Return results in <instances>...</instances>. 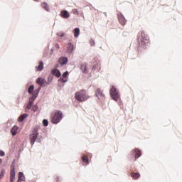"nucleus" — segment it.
<instances>
[{
	"label": "nucleus",
	"mask_w": 182,
	"mask_h": 182,
	"mask_svg": "<svg viewBox=\"0 0 182 182\" xmlns=\"http://www.w3.org/2000/svg\"><path fill=\"white\" fill-rule=\"evenodd\" d=\"M75 98L77 102H85L89 99V96L86 95V90H81L75 93Z\"/></svg>",
	"instance_id": "obj_2"
},
{
	"label": "nucleus",
	"mask_w": 182,
	"mask_h": 182,
	"mask_svg": "<svg viewBox=\"0 0 182 182\" xmlns=\"http://www.w3.org/2000/svg\"><path fill=\"white\" fill-rule=\"evenodd\" d=\"M37 141L38 143H42V140L41 139V138H37Z\"/></svg>",
	"instance_id": "obj_41"
},
{
	"label": "nucleus",
	"mask_w": 182,
	"mask_h": 182,
	"mask_svg": "<svg viewBox=\"0 0 182 182\" xmlns=\"http://www.w3.org/2000/svg\"><path fill=\"white\" fill-rule=\"evenodd\" d=\"M14 180H15V173L10 172V182H14Z\"/></svg>",
	"instance_id": "obj_26"
},
{
	"label": "nucleus",
	"mask_w": 182,
	"mask_h": 182,
	"mask_svg": "<svg viewBox=\"0 0 182 182\" xmlns=\"http://www.w3.org/2000/svg\"><path fill=\"white\" fill-rule=\"evenodd\" d=\"M55 182H60V179L59 176H56V177L55 178Z\"/></svg>",
	"instance_id": "obj_38"
},
{
	"label": "nucleus",
	"mask_w": 182,
	"mask_h": 182,
	"mask_svg": "<svg viewBox=\"0 0 182 182\" xmlns=\"http://www.w3.org/2000/svg\"><path fill=\"white\" fill-rule=\"evenodd\" d=\"M82 68H84V70H82V73H87V72H86V66L81 65V69Z\"/></svg>",
	"instance_id": "obj_37"
},
{
	"label": "nucleus",
	"mask_w": 182,
	"mask_h": 182,
	"mask_svg": "<svg viewBox=\"0 0 182 182\" xmlns=\"http://www.w3.org/2000/svg\"><path fill=\"white\" fill-rule=\"evenodd\" d=\"M0 164H2V159H0Z\"/></svg>",
	"instance_id": "obj_46"
},
{
	"label": "nucleus",
	"mask_w": 182,
	"mask_h": 182,
	"mask_svg": "<svg viewBox=\"0 0 182 182\" xmlns=\"http://www.w3.org/2000/svg\"><path fill=\"white\" fill-rule=\"evenodd\" d=\"M74 32V38H77L79 36V34L80 33V29L79 28H75L73 30Z\"/></svg>",
	"instance_id": "obj_19"
},
{
	"label": "nucleus",
	"mask_w": 182,
	"mask_h": 182,
	"mask_svg": "<svg viewBox=\"0 0 182 182\" xmlns=\"http://www.w3.org/2000/svg\"><path fill=\"white\" fill-rule=\"evenodd\" d=\"M68 75H69V71H65L63 73L61 77H63V79H66V77H68Z\"/></svg>",
	"instance_id": "obj_30"
},
{
	"label": "nucleus",
	"mask_w": 182,
	"mask_h": 182,
	"mask_svg": "<svg viewBox=\"0 0 182 182\" xmlns=\"http://www.w3.org/2000/svg\"><path fill=\"white\" fill-rule=\"evenodd\" d=\"M97 68H99V63H97V62L94 63L92 68V70H96V69H97Z\"/></svg>",
	"instance_id": "obj_29"
},
{
	"label": "nucleus",
	"mask_w": 182,
	"mask_h": 182,
	"mask_svg": "<svg viewBox=\"0 0 182 182\" xmlns=\"http://www.w3.org/2000/svg\"><path fill=\"white\" fill-rule=\"evenodd\" d=\"M90 46H95V45H96V43L95 42V40H93V38L90 39Z\"/></svg>",
	"instance_id": "obj_33"
},
{
	"label": "nucleus",
	"mask_w": 182,
	"mask_h": 182,
	"mask_svg": "<svg viewBox=\"0 0 182 182\" xmlns=\"http://www.w3.org/2000/svg\"><path fill=\"white\" fill-rule=\"evenodd\" d=\"M131 176L132 177V178L137 180V178H139V177H140V173H131Z\"/></svg>",
	"instance_id": "obj_22"
},
{
	"label": "nucleus",
	"mask_w": 182,
	"mask_h": 182,
	"mask_svg": "<svg viewBox=\"0 0 182 182\" xmlns=\"http://www.w3.org/2000/svg\"><path fill=\"white\" fill-rule=\"evenodd\" d=\"M73 44H72V43H69L68 46V53H72V52H73Z\"/></svg>",
	"instance_id": "obj_20"
},
{
	"label": "nucleus",
	"mask_w": 182,
	"mask_h": 182,
	"mask_svg": "<svg viewBox=\"0 0 182 182\" xmlns=\"http://www.w3.org/2000/svg\"><path fill=\"white\" fill-rule=\"evenodd\" d=\"M63 119V112L58 110L55 112L54 115L51 117V122L53 124H58Z\"/></svg>",
	"instance_id": "obj_3"
},
{
	"label": "nucleus",
	"mask_w": 182,
	"mask_h": 182,
	"mask_svg": "<svg viewBox=\"0 0 182 182\" xmlns=\"http://www.w3.org/2000/svg\"><path fill=\"white\" fill-rule=\"evenodd\" d=\"M49 124V121H48V119H44L43 120V126H44V127H48V125Z\"/></svg>",
	"instance_id": "obj_28"
},
{
	"label": "nucleus",
	"mask_w": 182,
	"mask_h": 182,
	"mask_svg": "<svg viewBox=\"0 0 182 182\" xmlns=\"http://www.w3.org/2000/svg\"><path fill=\"white\" fill-rule=\"evenodd\" d=\"M73 11H74V14H77V9H74Z\"/></svg>",
	"instance_id": "obj_44"
},
{
	"label": "nucleus",
	"mask_w": 182,
	"mask_h": 182,
	"mask_svg": "<svg viewBox=\"0 0 182 182\" xmlns=\"http://www.w3.org/2000/svg\"><path fill=\"white\" fill-rule=\"evenodd\" d=\"M131 156L135 158V160L141 157V151L137 148H135L131 151Z\"/></svg>",
	"instance_id": "obj_6"
},
{
	"label": "nucleus",
	"mask_w": 182,
	"mask_h": 182,
	"mask_svg": "<svg viewBox=\"0 0 182 182\" xmlns=\"http://www.w3.org/2000/svg\"><path fill=\"white\" fill-rule=\"evenodd\" d=\"M117 17H118V21L119 23H121L123 26H124V25H126V22H127V20H126V18L124 17L123 14H122L121 12H119L117 14Z\"/></svg>",
	"instance_id": "obj_8"
},
{
	"label": "nucleus",
	"mask_w": 182,
	"mask_h": 182,
	"mask_svg": "<svg viewBox=\"0 0 182 182\" xmlns=\"http://www.w3.org/2000/svg\"><path fill=\"white\" fill-rule=\"evenodd\" d=\"M19 153L23 151V142H21L18 146Z\"/></svg>",
	"instance_id": "obj_31"
},
{
	"label": "nucleus",
	"mask_w": 182,
	"mask_h": 182,
	"mask_svg": "<svg viewBox=\"0 0 182 182\" xmlns=\"http://www.w3.org/2000/svg\"><path fill=\"white\" fill-rule=\"evenodd\" d=\"M30 110H32L33 112H38V110H39V107L38 106V105L33 104V106L31 107Z\"/></svg>",
	"instance_id": "obj_24"
},
{
	"label": "nucleus",
	"mask_w": 182,
	"mask_h": 182,
	"mask_svg": "<svg viewBox=\"0 0 182 182\" xmlns=\"http://www.w3.org/2000/svg\"><path fill=\"white\" fill-rule=\"evenodd\" d=\"M22 181H25V175L23 174V172H18L17 182H22Z\"/></svg>",
	"instance_id": "obj_14"
},
{
	"label": "nucleus",
	"mask_w": 182,
	"mask_h": 182,
	"mask_svg": "<svg viewBox=\"0 0 182 182\" xmlns=\"http://www.w3.org/2000/svg\"><path fill=\"white\" fill-rule=\"evenodd\" d=\"M58 82H62L63 83V77H60L59 79H58Z\"/></svg>",
	"instance_id": "obj_40"
},
{
	"label": "nucleus",
	"mask_w": 182,
	"mask_h": 182,
	"mask_svg": "<svg viewBox=\"0 0 182 182\" xmlns=\"http://www.w3.org/2000/svg\"><path fill=\"white\" fill-rule=\"evenodd\" d=\"M50 52H51V53H50V55H52V53H53V48H51V49H50Z\"/></svg>",
	"instance_id": "obj_45"
},
{
	"label": "nucleus",
	"mask_w": 182,
	"mask_h": 182,
	"mask_svg": "<svg viewBox=\"0 0 182 182\" xmlns=\"http://www.w3.org/2000/svg\"><path fill=\"white\" fill-rule=\"evenodd\" d=\"M68 62H69V60L68 59L67 57H60L58 60V63L61 65V66L68 65Z\"/></svg>",
	"instance_id": "obj_10"
},
{
	"label": "nucleus",
	"mask_w": 182,
	"mask_h": 182,
	"mask_svg": "<svg viewBox=\"0 0 182 182\" xmlns=\"http://www.w3.org/2000/svg\"><path fill=\"white\" fill-rule=\"evenodd\" d=\"M137 41H138L139 48L146 49L147 46L146 45L149 43V36H147V34H146V32L144 31H142L141 32V35L140 34L138 35Z\"/></svg>",
	"instance_id": "obj_1"
},
{
	"label": "nucleus",
	"mask_w": 182,
	"mask_h": 182,
	"mask_svg": "<svg viewBox=\"0 0 182 182\" xmlns=\"http://www.w3.org/2000/svg\"><path fill=\"white\" fill-rule=\"evenodd\" d=\"M41 87H39L38 88H37L34 92V95H36L37 96L39 95V92H41Z\"/></svg>",
	"instance_id": "obj_34"
},
{
	"label": "nucleus",
	"mask_w": 182,
	"mask_h": 182,
	"mask_svg": "<svg viewBox=\"0 0 182 182\" xmlns=\"http://www.w3.org/2000/svg\"><path fill=\"white\" fill-rule=\"evenodd\" d=\"M33 90H35V85H31L28 89V93L29 95H33Z\"/></svg>",
	"instance_id": "obj_21"
},
{
	"label": "nucleus",
	"mask_w": 182,
	"mask_h": 182,
	"mask_svg": "<svg viewBox=\"0 0 182 182\" xmlns=\"http://www.w3.org/2000/svg\"><path fill=\"white\" fill-rule=\"evenodd\" d=\"M4 176H5V169H2L0 173V180L4 178Z\"/></svg>",
	"instance_id": "obj_32"
},
{
	"label": "nucleus",
	"mask_w": 182,
	"mask_h": 182,
	"mask_svg": "<svg viewBox=\"0 0 182 182\" xmlns=\"http://www.w3.org/2000/svg\"><path fill=\"white\" fill-rule=\"evenodd\" d=\"M66 82H68V79L63 78V83H66Z\"/></svg>",
	"instance_id": "obj_42"
},
{
	"label": "nucleus",
	"mask_w": 182,
	"mask_h": 182,
	"mask_svg": "<svg viewBox=\"0 0 182 182\" xmlns=\"http://www.w3.org/2000/svg\"><path fill=\"white\" fill-rule=\"evenodd\" d=\"M58 68H59V63H56V64L55 65L53 69H58Z\"/></svg>",
	"instance_id": "obj_39"
},
{
	"label": "nucleus",
	"mask_w": 182,
	"mask_h": 182,
	"mask_svg": "<svg viewBox=\"0 0 182 182\" xmlns=\"http://www.w3.org/2000/svg\"><path fill=\"white\" fill-rule=\"evenodd\" d=\"M38 134L39 133L38 132V131H33V133L30 135L31 146H33L35 144V141H36Z\"/></svg>",
	"instance_id": "obj_7"
},
{
	"label": "nucleus",
	"mask_w": 182,
	"mask_h": 182,
	"mask_svg": "<svg viewBox=\"0 0 182 182\" xmlns=\"http://www.w3.org/2000/svg\"><path fill=\"white\" fill-rule=\"evenodd\" d=\"M95 96L99 99V96H101L102 97H105V95H103V92L100 90V88H97L95 91Z\"/></svg>",
	"instance_id": "obj_18"
},
{
	"label": "nucleus",
	"mask_w": 182,
	"mask_h": 182,
	"mask_svg": "<svg viewBox=\"0 0 182 182\" xmlns=\"http://www.w3.org/2000/svg\"><path fill=\"white\" fill-rule=\"evenodd\" d=\"M36 69L38 72H42V70H43V61H39L38 65L36 67Z\"/></svg>",
	"instance_id": "obj_16"
},
{
	"label": "nucleus",
	"mask_w": 182,
	"mask_h": 182,
	"mask_svg": "<svg viewBox=\"0 0 182 182\" xmlns=\"http://www.w3.org/2000/svg\"><path fill=\"white\" fill-rule=\"evenodd\" d=\"M36 83H37V85H39V86H41V87H45L46 86V83H48V81H46V80L45 78H42V77H39L36 80Z\"/></svg>",
	"instance_id": "obj_9"
},
{
	"label": "nucleus",
	"mask_w": 182,
	"mask_h": 182,
	"mask_svg": "<svg viewBox=\"0 0 182 182\" xmlns=\"http://www.w3.org/2000/svg\"><path fill=\"white\" fill-rule=\"evenodd\" d=\"M82 161L84 163H86L87 164H89V158L86 156V155H84L81 157Z\"/></svg>",
	"instance_id": "obj_23"
},
{
	"label": "nucleus",
	"mask_w": 182,
	"mask_h": 182,
	"mask_svg": "<svg viewBox=\"0 0 182 182\" xmlns=\"http://www.w3.org/2000/svg\"><path fill=\"white\" fill-rule=\"evenodd\" d=\"M11 171L10 173H15V160H14L11 165Z\"/></svg>",
	"instance_id": "obj_25"
},
{
	"label": "nucleus",
	"mask_w": 182,
	"mask_h": 182,
	"mask_svg": "<svg viewBox=\"0 0 182 182\" xmlns=\"http://www.w3.org/2000/svg\"><path fill=\"white\" fill-rule=\"evenodd\" d=\"M28 116H29V114H28L26 113L21 114L20 117H18V122L20 123H22V122H23L25 120V119H26V117H28Z\"/></svg>",
	"instance_id": "obj_17"
},
{
	"label": "nucleus",
	"mask_w": 182,
	"mask_h": 182,
	"mask_svg": "<svg viewBox=\"0 0 182 182\" xmlns=\"http://www.w3.org/2000/svg\"><path fill=\"white\" fill-rule=\"evenodd\" d=\"M41 6H42L43 9H45V11H46V12H49V11H50L49 4H48V3H46V2L42 3Z\"/></svg>",
	"instance_id": "obj_15"
},
{
	"label": "nucleus",
	"mask_w": 182,
	"mask_h": 182,
	"mask_svg": "<svg viewBox=\"0 0 182 182\" xmlns=\"http://www.w3.org/2000/svg\"><path fill=\"white\" fill-rule=\"evenodd\" d=\"M109 95L112 97V100H114L115 102H117L119 99H120V95H119V92L117 91V88L114 87V85H112L110 90H109Z\"/></svg>",
	"instance_id": "obj_4"
},
{
	"label": "nucleus",
	"mask_w": 182,
	"mask_h": 182,
	"mask_svg": "<svg viewBox=\"0 0 182 182\" xmlns=\"http://www.w3.org/2000/svg\"><path fill=\"white\" fill-rule=\"evenodd\" d=\"M55 46V48H57V49H59V48H60V46H59V44H58V43H56Z\"/></svg>",
	"instance_id": "obj_43"
},
{
	"label": "nucleus",
	"mask_w": 182,
	"mask_h": 182,
	"mask_svg": "<svg viewBox=\"0 0 182 182\" xmlns=\"http://www.w3.org/2000/svg\"><path fill=\"white\" fill-rule=\"evenodd\" d=\"M32 95L29 99H28V103L26 107V109L27 110H31V109H32V107L33 106V103H35V100H36V97H38V95H36V94L33 93V94H30Z\"/></svg>",
	"instance_id": "obj_5"
},
{
	"label": "nucleus",
	"mask_w": 182,
	"mask_h": 182,
	"mask_svg": "<svg viewBox=\"0 0 182 182\" xmlns=\"http://www.w3.org/2000/svg\"><path fill=\"white\" fill-rule=\"evenodd\" d=\"M51 75L53 76H55V77H60V76H62V73H60V70H59L58 69H53L51 70Z\"/></svg>",
	"instance_id": "obj_11"
},
{
	"label": "nucleus",
	"mask_w": 182,
	"mask_h": 182,
	"mask_svg": "<svg viewBox=\"0 0 182 182\" xmlns=\"http://www.w3.org/2000/svg\"><path fill=\"white\" fill-rule=\"evenodd\" d=\"M19 127H18V126L14 125L10 130V132L12 136H16V133H18V130Z\"/></svg>",
	"instance_id": "obj_13"
},
{
	"label": "nucleus",
	"mask_w": 182,
	"mask_h": 182,
	"mask_svg": "<svg viewBox=\"0 0 182 182\" xmlns=\"http://www.w3.org/2000/svg\"><path fill=\"white\" fill-rule=\"evenodd\" d=\"M52 80H53V75L51 74L48 75V82H47V83L50 85V83H52Z\"/></svg>",
	"instance_id": "obj_27"
},
{
	"label": "nucleus",
	"mask_w": 182,
	"mask_h": 182,
	"mask_svg": "<svg viewBox=\"0 0 182 182\" xmlns=\"http://www.w3.org/2000/svg\"><path fill=\"white\" fill-rule=\"evenodd\" d=\"M57 36H60V38H63V36H65V33H63V32L57 33Z\"/></svg>",
	"instance_id": "obj_35"
},
{
	"label": "nucleus",
	"mask_w": 182,
	"mask_h": 182,
	"mask_svg": "<svg viewBox=\"0 0 182 182\" xmlns=\"http://www.w3.org/2000/svg\"><path fill=\"white\" fill-rule=\"evenodd\" d=\"M5 156V151L0 150V157H4Z\"/></svg>",
	"instance_id": "obj_36"
},
{
	"label": "nucleus",
	"mask_w": 182,
	"mask_h": 182,
	"mask_svg": "<svg viewBox=\"0 0 182 182\" xmlns=\"http://www.w3.org/2000/svg\"><path fill=\"white\" fill-rule=\"evenodd\" d=\"M60 16H61V18H63L64 19H68V18H70V14H69V11H68L67 10H63L60 12Z\"/></svg>",
	"instance_id": "obj_12"
}]
</instances>
